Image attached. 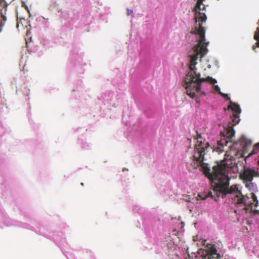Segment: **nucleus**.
Returning <instances> with one entry per match:
<instances>
[{
    "mask_svg": "<svg viewBox=\"0 0 259 259\" xmlns=\"http://www.w3.org/2000/svg\"><path fill=\"white\" fill-rule=\"evenodd\" d=\"M222 139L218 143V149L224 151L229 149L226 154L230 157L233 165L230 171L238 173L245 187L252 193L257 191L256 185L252 182L253 177L259 176V143L255 144L252 151L246 157L245 152L251 141L243 135L238 141H233L235 131L232 126L225 127L221 132Z\"/></svg>",
    "mask_w": 259,
    "mask_h": 259,
    "instance_id": "1",
    "label": "nucleus"
},
{
    "mask_svg": "<svg viewBox=\"0 0 259 259\" xmlns=\"http://www.w3.org/2000/svg\"><path fill=\"white\" fill-rule=\"evenodd\" d=\"M5 22L6 21H4V20H3V19H2L0 22V26L4 27V26H5Z\"/></svg>",
    "mask_w": 259,
    "mask_h": 259,
    "instance_id": "16",
    "label": "nucleus"
},
{
    "mask_svg": "<svg viewBox=\"0 0 259 259\" xmlns=\"http://www.w3.org/2000/svg\"><path fill=\"white\" fill-rule=\"evenodd\" d=\"M127 15H132V17L134 16V13L132 10L131 9H127Z\"/></svg>",
    "mask_w": 259,
    "mask_h": 259,
    "instance_id": "14",
    "label": "nucleus"
},
{
    "mask_svg": "<svg viewBox=\"0 0 259 259\" xmlns=\"http://www.w3.org/2000/svg\"><path fill=\"white\" fill-rule=\"evenodd\" d=\"M12 224H9L6 223V226H12Z\"/></svg>",
    "mask_w": 259,
    "mask_h": 259,
    "instance_id": "19",
    "label": "nucleus"
},
{
    "mask_svg": "<svg viewBox=\"0 0 259 259\" xmlns=\"http://www.w3.org/2000/svg\"><path fill=\"white\" fill-rule=\"evenodd\" d=\"M204 0H197L195 11L196 14V19L201 23L199 24V27L196 28V34L199 36L198 43L195 45L192 50L189 52V57L190 61L189 64V71L186 75L185 78V87L187 94L192 99L195 100L196 103L200 105L199 98L206 95L203 90V83L209 82L213 85V88L215 92H217L226 100H229L230 103L231 99L228 95L222 93L220 87L218 84L216 79L212 77L208 76L206 78L201 77L199 72H197L196 65L199 59L201 61L202 58L208 52L207 46L209 41H205V29L202 26V23L206 22L207 16L205 13L201 12L202 10L205 9V6L201 8L203 2Z\"/></svg>",
    "mask_w": 259,
    "mask_h": 259,
    "instance_id": "3",
    "label": "nucleus"
},
{
    "mask_svg": "<svg viewBox=\"0 0 259 259\" xmlns=\"http://www.w3.org/2000/svg\"><path fill=\"white\" fill-rule=\"evenodd\" d=\"M29 32H30V30H28V31H27V35L28 34V33H29Z\"/></svg>",
    "mask_w": 259,
    "mask_h": 259,
    "instance_id": "22",
    "label": "nucleus"
},
{
    "mask_svg": "<svg viewBox=\"0 0 259 259\" xmlns=\"http://www.w3.org/2000/svg\"><path fill=\"white\" fill-rule=\"evenodd\" d=\"M255 38L257 39L258 42H259V28L258 29V31L255 35Z\"/></svg>",
    "mask_w": 259,
    "mask_h": 259,
    "instance_id": "15",
    "label": "nucleus"
},
{
    "mask_svg": "<svg viewBox=\"0 0 259 259\" xmlns=\"http://www.w3.org/2000/svg\"><path fill=\"white\" fill-rule=\"evenodd\" d=\"M28 14H29V17H31L32 15H31V13H30V11H29V13H28Z\"/></svg>",
    "mask_w": 259,
    "mask_h": 259,
    "instance_id": "20",
    "label": "nucleus"
},
{
    "mask_svg": "<svg viewBox=\"0 0 259 259\" xmlns=\"http://www.w3.org/2000/svg\"><path fill=\"white\" fill-rule=\"evenodd\" d=\"M228 109H231L233 112V118L232 119V122L234 123L233 125H235L240 121L239 115L241 112V108L238 104L230 101Z\"/></svg>",
    "mask_w": 259,
    "mask_h": 259,
    "instance_id": "4",
    "label": "nucleus"
},
{
    "mask_svg": "<svg viewBox=\"0 0 259 259\" xmlns=\"http://www.w3.org/2000/svg\"><path fill=\"white\" fill-rule=\"evenodd\" d=\"M168 248V240H166L161 245V248H162V250L160 251V252H165L166 251Z\"/></svg>",
    "mask_w": 259,
    "mask_h": 259,
    "instance_id": "9",
    "label": "nucleus"
},
{
    "mask_svg": "<svg viewBox=\"0 0 259 259\" xmlns=\"http://www.w3.org/2000/svg\"><path fill=\"white\" fill-rule=\"evenodd\" d=\"M22 227L25 229L35 231L37 233V232L35 230V228L33 227V226H30L29 224L28 225L27 224H24V226ZM38 234H39V235H44V234H43L42 233H41L40 232H38Z\"/></svg>",
    "mask_w": 259,
    "mask_h": 259,
    "instance_id": "8",
    "label": "nucleus"
},
{
    "mask_svg": "<svg viewBox=\"0 0 259 259\" xmlns=\"http://www.w3.org/2000/svg\"><path fill=\"white\" fill-rule=\"evenodd\" d=\"M22 7H24L28 12V13H29V9L28 8V7L26 4L25 2L24 1H22Z\"/></svg>",
    "mask_w": 259,
    "mask_h": 259,
    "instance_id": "13",
    "label": "nucleus"
},
{
    "mask_svg": "<svg viewBox=\"0 0 259 259\" xmlns=\"http://www.w3.org/2000/svg\"><path fill=\"white\" fill-rule=\"evenodd\" d=\"M58 236H59V235H54V237H53V239H54V241L55 242V243L58 246H59L60 247H61L62 246L61 244V241H63V239L65 240V239L64 238L60 239V238L58 237ZM63 242H65V240H64Z\"/></svg>",
    "mask_w": 259,
    "mask_h": 259,
    "instance_id": "7",
    "label": "nucleus"
},
{
    "mask_svg": "<svg viewBox=\"0 0 259 259\" xmlns=\"http://www.w3.org/2000/svg\"><path fill=\"white\" fill-rule=\"evenodd\" d=\"M78 144L80 147L84 150H89L91 148V144L87 143L85 138H80L78 140Z\"/></svg>",
    "mask_w": 259,
    "mask_h": 259,
    "instance_id": "6",
    "label": "nucleus"
},
{
    "mask_svg": "<svg viewBox=\"0 0 259 259\" xmlns=\"http://www.w3.org/2000/svg\"><path fill=\"white\" fill-rule=\"evenodd\" d=\"M0 13L1 15L2 19H3V20L4 21H7V17L6 16V11L4 12L3 9L0 10Z\"/></svg>",
    "mask_w": 259,
    "mask_h": 259,
    "instance_id": "11",
    "label": "nucleus"
},
{
    "mask_svg": "<svg viewBox=\"0 0 259 259\" xmlns=\"http://www.w3.org/2000/svg\"><path fill=\"white\" fill-rule=\"evenodd\" d=\"M251 196L252 197L253 200L254 201H255L256 203L255 204V206L257 207L258 206V201L257 200V196L254 194V193H251Z\"/></svg>",
    "mask_w": 259,
    "mask_h": 259,
    "instance_id": "12",
    "label": "nucleus"
},
{
    "mask_svg": "<svg viewBox=\"0 0 259 259\" xmlns=\"http://www.w3.org/2000/svg\"><path fill=\"white\" fill-rule=\"evenodd\" d=\"M203 245L206 248L208 254L210 255V258L211 256L212 258H216L217 259H221V255L220 253H218V250L216 248L214 244L209 243L206 240H204Z\"/></svg>",
    "mask_w": 259,
    "mask_h": 259,
    "instance_id": "5",
    "label": "nucleus"
},
{
    "mask_svg": "<svg viewBox=\"0 0 259 259\" xmlns=\"http://www.w3.org/2000/svg\"><path fill=\"white\" fill-rule=\"evenodd\" d=\"M207 67H208V68H211V65H208L207 66Z\"/></svg>",
    "mask_w": 259,
    "mask_h": 259,
    "instance_id": "21",
    "label": "nucleus"
},
{
    "mask_svg": "<svg viewBox=\"0 0 259 259\" xmlns=\"http://www.w3.org/2000/svg\"><path fill=\"white\" fill-rule=\"evenodd\" d=\"M3 27L2 26H0V32H1L3 31Z\"/></svg>",
    "mask_w": 259,
    "mask_h": 259,
    "instance_id": "18",
    "label": "nucleus"
},
{
    "mask_svg": "<svg viewBox=\"0 0 259 259\" xmlns=\"http://www.w3.org/2000/svg\"><path fill=\"white\" fill-rule=\"evenodd\" d=\"M197 139L201 138L200 134H198ZM209 145L208 143H203L198 140V143L195 145V154L193 155L194 159L197 163V166H200L205 175L209 179L214 188L211 191L204 192L198 194V196L202 200H206L208 197L218 201L220 197L223 198L227 195H232V199L235 204H248L247 201L249 198L243 195L240 190V185L236 184L229 187V181L232 177L230 168L227 164L225 166L217 165L212 167L211 171L208 163L204 162L206 160L205 155L208 152Z\"/></svg>",
    "mask_w": 259,
    "mask_h": 259,
    "instance_id": "2",
    "label": "nucleus"
},
{
    "mask_svg": "<svg viewBox=\"0 0 259 259\" xmlns=\"http://www.w3.org/2000/svg\"><path fill=\"white\" fill-rule=\"evenodd\" d=\"M258 28H259V27L257 28L256 31L255 32L254 36V39L257 41V42L255 43V45H256V46H255V45H253L252 46V50H253L255 52H256V47H259V42H258L257 39H256L255 38V35H256V33H257V32L258 31Z\"/></svg>",
    "mask_w": 259,
    "mask_h": 259,
    "instance_id": "10",
    "label": "nucleus"
},
{
    "mask_svg": "<svg viewBox=\"0 0 259 259\" xmlns=\"http://www.w3.org/2000/svg\"><path fill=\"white\" fill-rule=\"evenodd\" d=\"M3 110V107L0 108V117H1L2 115V111Z\"/></svg>",
    "mask_w": 259,
    "mask_h": 259,
    "instance_id": "17",
    "label": "nucleus"
}]
</instances>
